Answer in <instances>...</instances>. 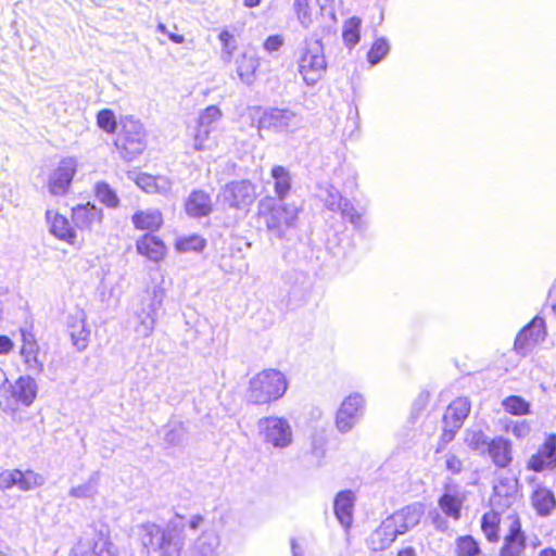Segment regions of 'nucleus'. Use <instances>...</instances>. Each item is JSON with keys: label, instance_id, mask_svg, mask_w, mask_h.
<instances>
[{"label": "nucleus", "instance_id": "nucleus-1", "mask_svg": "<svg viewBox=\"0 0 556 556\" xmlns=\"http://www.w3.org/2000/svg\"><path fill=\"white\" fill-rule=\"evenodd\" d=\"M203 517L192 516L188 521L185 517L176 515L170 519L166 528L156 523H144L140 527V539L143 547L159 552L160 556H180L185 545V529L198 530L203 523Z\"/></svg>", "mask_w": 556, "mask_h": 556}, {"label": "nucleus", "instance_id": "nucleus-2", "mask_svg": "<svg viewBox=\"0 0 556 556\" xmlns=\"http://www.w3.org/2000/svg\"><path fill=\"white\" fill-rule=\"evenodd\" d=\"M257 208L267 230L279 239L285 238L289 230L296 227L301 211L295 203L277 201L273 197L261 199Z\"/></svg>", "mask_w": 556, "mask_h": 556}, {"label": "nucleus", "instance_id": "nucleus-3", "mask_svg": "<svg viewBox=\"0 0 556 556\" xmlns=\"http://www.w3.org/2000/svg\"><path fill=\"white\" fill-rule=\"evenodd\" d=\"M288 389L286 376L277 369H264L249 381L248 401L255 405L281 399Z\"/></svg>", "mask_w": 556, "mask_h": 556}, {"label": "nucleus", "instance_id": "nucleus-4", "mask_svg": "<svg viewBox=\"0 0 556 556\" xmlns=\"http://www.w3.org/2000/svg\"><path fill=\"white\" fill-rule=\"evenodd\" d=\"M165 290L160 286L146 290L134 311V331L140 338L152 336L162 309Z\"/></svg>", "mask_w": 556, "mask_h": 556}, {"label": "nucleus", "instance_id": "nucleus-5", "mask_svg": "<svg viewBox=\"0 0 556 556\" xmlns=\"http://www.w3.org/2000/svg\"><path fill=\"white\" fill-rule=\"evenodd\" d=\"M327 71L321 40L305 41L298 59V72L307 86L316 85Z\"/></svg>", "mask_w": 556, "mask_h": 556}, {"label": "nucleus", "instance_id": "nucleus-6", "mask_svg": "<svg viewBox=\"0 0 556 556\" xmlns=\"http://www.w3.org/2000/svg\"><path fill=\"white\" fill-rule=\"evenodd\" d=\"M257 430L262 441L277 450H285L293 442L292 427L285 417H262L257 421Z\"/></svg>", "mask_w": 556, "mask_h": 556}, {"label": "nucleus", "instance_id": "nucleus-7", "mask_svg": "<svg viewBox=\"0 0 556 556\" xmlns=\"http://www.w3.org/2000/svg\"><path fill=\"white\" fill-rule=\"evenodd\" d=\"M5 393V396L0 394V407L4 410H15L18 404L28 407L37 396L38 384L30 375L20 376L14 383L9 384Z\"/></svg>", "mask_w": 556, "mask_h": 556}, {"label": "nucleus", "instance_id": "nucleus-8", "mask_svg": "<svg viewBox=\"0 0 556 556\" xmlns=\"http://www.w3.org/2000/svg\"><path fill=\"white\" fill-rule=\"evenodd\" d=\"M115 144L121 150L122 156L127 161H131L141 154L146 149V132L142 124L132 117L125 118L122 132Z\"/></svg>", "mask_w": 556, "mask_h": 556}, {"label": "nucleus", "instance_id": "nucleus-9", "mask_svg": "<svg viewBox=\"0 0 556 556\" xmlns=\"http://www.w3.org/2000/svg\"><path fill=\"white\" fill-rule=\"evenodd\" d=\"M255 186L249 180H233L219 190L218 201L236 210L248 208L255 200Z\"/></svg>", "mask_w": 556, "mask_h": 556}, {"label": "nucleus", "instance_id": "nucleus-10", "mask_svg": "<svg viewBox=\"0 0 556 556\" xmlns=\"http://www.w3.org/2000/svg\"><path fill=\"white\" fill-rule=\"evenodd\" d=\"M365 410V399L361 393H352L341 403L336 415V427L341 433L351 431L361 420Z\"/></svg>", "mask_w": 556, "mask_h": 556}, {"label": "nucleus", "instance_id": "nucleus-11", "mask_svg": "<svg viewBox=\"0 0 556 556\" xmlns=\"http://www.w3.org/2000/svg\"><path fill=\"white\" fill-rule=\"evenodd\" d=\"M45 483V478L33 471L20 469H5L0 472V491H7L14 486L23 492L34 490Z\"/></svg>", "mask_w": 556, "mask_h": 556}, {"label": "nucleus", "instance_id": "nucleus-12", "mask_svg": "<svg viewBox=\"0 0 556 556\" xmlns=\"http://www.w3.org/2000/svg\"><path fill=\"white\" fill-rule=\"evenodd\" d=\"M78 162L73 156L64 157L50 174L48 189L52 195H64L68 192L72 180L77 172Z\"/></svg>", "mask_w": 556, "mask_h": 556}, {"label": "nucleus", "instance_id": "nucleus-13", "mask_svg": "<svg viewBox=\"0 0 556 556\" xmlns=\"http://www.w3.org/2000/svg\"><path fill=\"white\" fill-rule=\"evenodd\" d=\"M20 331L22 340L20 354L25 368L27 371L40 375L45 369V365L43 362L39 359L40 348L35 333L27 328H21Z\"/></svg>", "mask_w": 556, "mask_h": 556}, {"label": "nucleus", "instance_id": "nucleus-14", "mask_svg": "<svg viewBox=\"0 0 556 556\" xmlns=\"http://www.w3.org/2000/svg\"><path fill=\"white\" fill-rule=\"evenodd\" d=\"M299 123L300 118L293 111L278 108L265 110L258 121L260 128L274 131L289 130Z\"/></svg>", "mask_w": 556, "mask_h": 556}, {"label": "nucleus", "instance_id": "nucleus-15", "mask_svg": "<svg viewBox=\"0 0 556 556\" xmlns=\"http://www.w3.org/2000/svg\"><path fill=\"white\" fill-rule=\"evenodd\" d=\"M424 514V505L420 503H413L396 510L387 519L397 530V533L402 535L415 528L420 522Z\"/></svg>", "mask_w": 556, "mask_h": 556}, {"label": "nucleus", "instance_id": "nucleus-16", "mask_svg": "<svg viewBox=\"0 0 556 556\" xmlns=\"http://www.w3.org/2000/svg\"><path fill=\"white\" fill-rule=\"evenodd\" d=\"M485 457H488L496 468L504 469L509 467L514 459L511 441L503 435L492 438L488 451L485 452Z\"/></svg>", "mask_w": 556, "mask_h": 556}, {"label": "nucleus", "instance_id": "nucleus-17", "mask_svg": "<svg viewBox=\"0 0 556 556\" xmlns=\"http://www.w3.org/2000/svg\"><path fill=\"white\" fill-rule=\"evenodd\" d=\"M72 220L80 230H91L103 220V211L93 203L78 204L72 208Z\"/></svg>", "mask_w": 556, "mask_h": 556}, {"label": "nucleus", "instance_id": "nucleus-18", "mask_svg": "<svg viewBox=\"0 0 556 556\" xmlns=\"http://www.w3.org/2000/svg\"><path fill=\"white\" fill-rule=\"evenodd\" d=\"M45 217L49 227V232L52 236L66 243H75L77 237L76 231L65 216L61 215L56 211L47 210Z\"/></svg>", "mask_w": 556, "mask_h": 556}, {"label": "nucleus", "instance_id": "nucleus-19", "mask_svg": "<svg viewBox=\"0 0 556 556\" xmlns=\"http://www.w3.org/2000/svg\"><path fill=\"white\" fill-rule=\"evenodd\" d=\"M67 328L73 345L79 351L88 346L90 330L86 326V314L78 309L67 318Z\"/></svg>", "mask_w": 556, "mask_h": 556}, {"label": "nucleus", "instance_id": "nucleus-20", "mask_svg": "<svg viewBox=\"0 0 556 556\" xmlns=\"http://www.w3.org/2000/svg\"><path fill=\"white\" fill-rule=\"evenodd\" d=\"M526 548V535L521 530L519 518L513 517L509 525V532L504 538V544L500 556H520Z\"/></svg>", "mask_w": 556, "mask_h": 556}, {"label": "nucleus", "instance_id": "nucleus-21", "mask_svg": "<svg viewBox=\"0 0 556 556\" xmlns=\"http://www.w3.org/2000/svg\"><path fill=\"white\" fill-rule=\"evenodd\" d=\"M544 319L534 317L533 320L525 327L516 337L515 349L519 353H526L530 343H536L544 338Z\"/></svg>", "mask_w": 556, "mask_h": 556}, {"label": "nucleus", "instance_id": "nucleus-22", "mask_svg": "<svg viewBox=\"0 0 556 556\" xmlns=\"http://www.w3.org/2000/svg\"><path fill=\"white\" fill-rule=\"evenodd\" d=\"M354 502L355 496L350 490L339 492L334 498V515L341 526L345 529H349L353 521Z\"/></svg>", "mask_w": 556, "mask_h": 556}, {"label": "nucleus", "instance_id": "nucleus-23", "mask_svg": "<svg viewBox=\"0 0 556 556\" xmlns=\"http://www.w3.org/2000/svg\"><path fill=\"white\" fill-rule=\"evenodd\" d=\"M185 208L191 217L200 218L207 216L213 211L211 195L203 190H194L189 194Z\"/></svg>", "mask_w": 556, "mask_h": 556}, {"label": "nucleus", "instance_id": "nucleus-24", "mask_svg": "<svg viewBox=\"0 0 556 556\" xmlns=\"http://www.w3.org/2000/svg\"><path fill=\"white\" fill-rule=\"evenodd\" d=\"M517 497V481L503 479L493 488L491 502L502 509L509 508Z\"/></svg>", "mask_w": 556, "mask_h": 556}, {"label": "nucleus", "instance_id": "nucleus-25", "mask_svg": "<svg viewBox=\"0 0 556 556\" xmlns=\"http://www.w3.org/2000/svg\"><path fill=\"white\" fill-rule=\"evenodd\" d=\"M470 402L467 397L455 399L444 412L443 424L460 429L470 413Z\"/></svg>", "mask_w": 556, "mask_h": 556}, {"label": "nucleus", "instance_id": "nucleus-26", "mask_svg": "<svg viewBox=\"0 0 556 556\" xmlns=\"http://www.w3.org/2000/svg\"><path fill=\"white\" fill-rule=\"evenodd\" d=\"M236 72L240 80L250 86L255 80V73L260 66V59L254 53L243 52L237 56Z\"/></svg>", "mask_w": 556, "mask_h": 556}, {"label": "nucleus", "instance_id": "nucleus-27", "mask_svg": "<svg viewBox=\"0 0 556 556\" xmlns=\"http://www.w3.org/2000/svg\"><path fill=\"white\" fill-rule=\"evenodd\" d=\"M531 504L536 514L541 517H547L556 509L555 495L545 486H538L533 491L531 495Z\"/></svg>", "mask_w": 556, "mask_h": 556}, {"label": "nucleus", "instance_id": "nucleus-28", "mask_svg": "<svg viewBox=\"0 0 556 556\" xmlns=\"http://www.w3.org/2000/svg\"><path fill=\"white\" fill-rule=\"evenodd\" d=\"M401 535L393 525L386 519L380 527L371 534L370 545L374 551H383Z\"/></svg>", "mask_w": 556, "mask_h": 556}, {"label": "nucleus", "instance_id": "nucleus-29", "mask_svg": "<svg viewBox=\"0 0 556 556\" xmlns=\"http://www.w3.org/2000/svg\"><path fill=\"white\" fill-rule=\"evenodd\" d=\"M270 176L274 180V191L277 201H286L291 187L292 176L288 168L281 165H275L270 170Z\"/></svg>", "mask_w": 556, "mask_h": 556}, {"label": "nucleus", "instance_id": "nucleus-30", "mask_svg": "<svg viewBox=\"0 0 556 556\" xmlns=\"http://www.w3.org/2000/svg\"><path fill=\"white\" fill-rule=\"evenodd\" d=\"M219 538L214 532H203L188 551L186 556H215Z\"/></svg>", "mask_w": 556, "mask_h": 556}, {"label": "nucleus", "instance_id": "nucleus-31", "mask_svg": "<svg viewBox=\"0 0 556 556\" xmlns=\"http://www.w3.org/2000/svg\"><path fill=\"white\" fill-rule=\"evenodd\" d=\"M132 224L137 229L157 230L163 224L162 213L156 208H148L136 212L131 217Z\"/></svg>", "mask_w": 556, "mask_h": 556}, {"label": "nucleus", "instance_id": "nucleus-32", "mask_svg": "<svg viewBox=\"0 0 556 556\" xmlns=\"http://www.w3.org/2000/svg\"><path fill=\"white\" fill-rule=\"evenodd\" d=\"M137 250L140 254L155 262L160 261L165 254V245L162 240L151 235H144L137 241Z\"/></svg>", "mask_w": 556, "mask_h": 556}, {"label": "nucleus", "instance_id": "nucleus-33", "mask_svg": "<svg viewBox=\"0 0 556 556\" xmlns=\"http://www.w3.org/2000/svg\"><path fill=\"white\" fill-rule=\"evenodd\" d=\"M491 440L492 438L486 435L483 430L477 428H468L464 433L465 444L482 457H485Z\"/></svg>", "mask_w": 556, "mask_h": 556}, {"label": "nucleus", "instance_id": "nucleus-34", "mask_svg": "<svg viewBox=\"0 0 556 556\" xmlns=\"http://www.w3.org/2000/svg\"><path fill=\"white\" fill-rule=\"evenodd\" d=\"M318 191V198L324 203V206L334 213L340 210L341 204L346 199L332 184L329 182L319 185Z\"/></svg>", "mask_w": 556, "mask_h": 556}, {"label": "nucleus", "instance_id": "nucleus-35", "mask_svg": "<svg viewBox=\"0 0 556 556\" xmlns=\"http://www.w3.org/2000/svg\"><path fill=\"white\" fill-rule=\"evenodd\" d=\"M100 478V471H93L85 483L70 490V496L83 500L93 498L98 493Z\"/></svg>", "mask_w": 556, "mask_h": 556}, {"label": "nucleus", "instance_id": "nucleus-36", "mask_svg": "<svg viewBox=\"0 0 556 556\" xmlns=\"http://www.w3.org/2000/svg\"><path fill=\"white\" fill-rule=\"evenodd\" d=\"M163 440L169 446L181 445L186 441L187 431L182 422L172 421L163 427L161 431Z\"/></svg>", "mask_w": 556, "mask_h": 556}, {"label": "nucleus", "instance_id": "nucleus-37", "mask_svg": "<svg viewBox=\"0 0 556 556\" xmlns=\"http://www.w3.org/2000/svg\"><path fill=\"white\" fill-rule=\"evenodd\" d=\"M96 198L109 208H116L119 205V199L116 191L105 181H98L94 185Z\"/></svg>", "mask_w": 556, "mask_h": 556}, {"label": "nucleus", "instance_id": "nucleus-38", "mask_svg": "<svg viewBox=\"0 0 556 556\" xmlns=\"http://www.w3.org/2000/svg\"><path fill=\"white\" fill-rule=\"evenodd\" d=\"M92 543L96 556H119L110 538L101 531L94 534Z\"/></svg>", "mask_w": 556, "mask_h": 556}, {"label": "nucleus", "instance_id": "nucleus-39", "mask_svg": "<svg viewBox=\"0 0 556 556\" xmlns=\"http://www.w3.org/2000/svg\"><path fill=\"white\" fill-rule=\"evenodd\" d=\"M498 515L491 511L485 513L481 519V529L489 542L498 541Z\"/></svg>", "mask_w": 556, "mask_h": 556}, {"label": "nucleus", "instance_id": "nucleus-40", "mask_svg": "<svg viewBox=\"0 0 556 556\" xmlns=\"http://www.w3.org/2000/svg\"><path fill=\"white\" fill-rule=\"evenodd\" d=\"M439 506L446 516L455 520L459 519L462 502L456 496L447 493L443 494L439 498Z\"/></svg>", "mask_w": 556, "mask_h": 556}, {"label": "nucleus", "instance_id": "nucleus-41", "mask_svg": "<svg viewBox=\"0 0 556 556\" xmlns=\"http://www.w3.org/2000/svg\"><path fill=\"white\" fill-rule=\"evenodd\" d=\"M359 27L361 20L355 16L344 23L342 36L348 47L352 48L359 41Z\"/></svg>", "mask_w": 556, "mask_h": 556}, {"label": "nucleus", "instance_id": "nucleus-42", "mask_svg": "<svg viewBox=\"0 0 556 556\" xmlns=\"http://www.w3.org/2000/svg\"><path fill=\"white\" fill-rule=\"evenodd\" d=\"M390 52V45L386 38H378L367 53V60L371 65L381 62Z\"/></svg>", "mask_w": 556, "mask_h": 556}, {"label": "nucleus", "instance_id": "nucleus-43", "mask_svg": "<svg viewBox=\"0 0 556 556\" xmlns=\"http://www.w3.org/2000/svg\"><path fill=\"white\" fill-rule=\"evenodd\" d=\"M293 10L301 26L305 29L309 28L313 17L308 0H294Z\"/></svg>", "mask_w": 556, "mask_h": 556}, {"label": "nucleus", "instance_id": "nucleus-44", "mask_svg": "<svg viewBox=\"0 0 556 556\" xmlns=\"http://www.w3.org/2000/svg\"><path fill=\"white\" fill-rule=\"evenodd\" d=\"M222 42V59L224 62L229 63L232 59V54L237 49V41L235 36L228 30H222L218 35Z\"/></svg>", "mask_w": 556, "mask_h": 556}, {"label": "nucleus", "instance_id": "nucleus-45", "mask_svg": "<svg viewBox=\"0 0 556 556\" xmlns=\"http://www.w3.org/2000/svg\"><path fill=\"white\" fill-rule=\"evenodd\" d=\"M220 110L215 105H210L201 112L198 125H201V127H206L207 129L215 130L216 123L220 119Z\"/></svg>", "mask_w": 556, "mask_h": 556}, {"label": "nucleus", "instance_id": "nucleus-46", "mask_svg": "<svg viewBox=\"0 0 556 556\" xmlns=\"http://www.w3.org/2000/svg\"><path fill=\"white\" fill-rule=\"evenodd\" d=\"M456 544L459 556H476L480 553L479 544L471 535L459 536Z\"/></svg>", "mask_w": 556, "mask_h": 556}, {"label": "nucleus", "instance_id": "nucleus-47", "mask_svg": "<svg viewBox=\"0 0 556 556\" xmlns=\"http://www.w3.org/2000/svg\"><path fill=\"white\" fill-rule=\"evenodd\" d=\"M503 406L506 412L513 415H525L529 413V403L522 397L511 395L503 401Z\"/></svg>", "mask_w": 556, "mask_h": 556}, {"label": "nucleus", "instance_id": "nucleus-48", "mask_svg": "<svg viewBox=\"0 0 556 556\" xmlns=\"http://www.w3.org/2000/svg\"><path fill=\"white\" fill-rule=\"evenodd\" d=\"M205 244H206V242L202 237H200L198 235H192V236L180 239L177 242V248H178V250L184 251V252H187V251L199 252L204 249Z\"/></svg>", "mask_w": 556, "mask_h": 556}, {"label": "nucleus", "instance_id": "nucleus-49", "mask_svg": "<svg viewBox=\"0 0 556 556\" xmlns=\"http://www.w3.org/2000/svg\"><path fill=\"white\" fill-rule=\"evenodd\" d=\"M97 124L102 130L113 134L116 130V119L113 111L109 109L101 110L97 115Z\"/></svg>", "mask_w": 556, "mask_h": 556}, {"label": "nucleus", "instance_id": "nucleus-50", "mask_svg": "<svg viewBox=\"0 0 556 556\" xmlns=\"http://www.w3.org/2000/svg\"><path fill=\"white\" fill-rule=\"evenodd\" d=\"M548 465L556 464V437H549L543 444L542 450L539 452Z\"/></svg>", "mask_w": 556, "mask_h": 556}, {"label": "nucleus", "instance_id": "nucleus-51", "mask_svg": "<svg viewBox=\"0 0 556 556\" xmlns=\"http://www.w3.org/2000/svg\"><path fill=\"white\" fill-rule=\"evenodd\" d=\"M214 131L213 129H207L206 127H201L198 125L197 132L194 136V148L199 151L208 148L210 144V135Z\"/></svg>", "mask_w": 556, "mask_h": 556}, {"label": "nucleus", "instance_id": "nucleus-52", "mask_svg": "<svg viewBox=\"0 0 556 556\" xmlns=\"http://www.w3.org/2000/svg\"><path fill=\"white\" fill-rule=\"evenodd\" d=\"M70 556H96L92 540H79L72 548Z\"/></svg>", "mask_w": 556, "mask_h": 556}, {"label": "nucleus", "instance_id": "nucleus-53", "mask_svg": "<svg viewBox=\"0 0 556 556\" xmlns=\"http://www.w3.org/2000/svg\"><path fill=\"white\" fill-rule=\"evenodd\" d=\"M507 431H510L516 438L521 439L527 437L530 431V425L526 420L513 421L506 427Z\"/></svg>", "mask_w": 556, "mask_h": 556}, {"label": "nucleus", "instance_id": "nucleus-54", "mask_svg": "<svg viewBox=\"0 0 556 556\" xmlns=\"http://www.w3.org/2000/svg\"><path fill=\"white\" fill-rule=\"evenodd\" d=\"M430 402V392L422 390L419 392L417 397L414 400L412 409L414 415L420 414L428 406Z\"/></svg>", "mask_w": 556, "mask_h": 556}, {"label": "nucleus", "instance_id": "nucleus-55", "mask_svg": "<svg viewBox=\"0 0 556 556\" xmlns=\"http://www.w3.org/2000/svg\"><path fill=\"white\" fill-rule=\"evenodd\" d=\"M458 430L459 428H453L452 425L443 424L438 451L443 450L447 443L453 441Z\"/></svg>", "mask_w": 556, "mask_h": 556}, {"label": "nucleus", "instance_id": "nucleus-56", "mask_svg": "<svg viewBox=\"0 0 556 556\" xmlns=\"http://www.w3.org/2000/svg\"><path fill=\"white\" fill-rule=\"evenodd\" d=\"M285 43V38L281 35H270L268 36L264 43L263 48L268 53H273L278 51Z\"/></svg>", "mask_w": 556, "mask_h": 556}, {"label": "nucleus", "instance_id": "nucleus-57", "mask_svg": "<svg viewBox=\"0 0 556 556\" xmlns=\"http://www.w3.org/2000/svg\"><path fill=\"white\" fill-rule=\"evenodd\" d=\"M154 177L148 174H141L138 176L136 182L138 187L148 193H154Z\"/></svg>", "mask_w": 556, "mask_h": 556}, {"label": "nucleus", "instance_id": "nucleus-58", "mask_svg": "<svg viewBox=\"0 0 556 556\" xmlns=\"http://www.w3.org/2000/svg\"><path fill=\"white\" fill-rule=\"evenodd\" d=\"M355 230L363 231L367 228V222L363 217V212L356 211L348 218V220Z\"/></svg>", "mask_w": 556, "mask_h": 556}, {"label": "nucleus", "instance_id": "nucleus-59", "mask_svg": "<svg viewBox=\"0 0 556 556\" xmlns=\"http://www.w3.org/2000/svg\"><path fill=\"white\" fill-rule=\"evenodd\" d=\"M355 230L363 231L367 228V222L363 217V212L356 211L348 218V220Z\"/></svg>", "mask_w": 556, "mask_h": 556}, {"label": "nucleus", "instance_id": "nucleus-60", "mask_svg": "<svg viewBox=\"0 0 556 556\" xmlns=\"http://www.w3.org/2000/svg\"><path fill=\"white\" fill-rule=\"evenodd\" d=\"M445 466L452 473H459L463 470V462L454 454L445 456Z\"/></svg>", "mask_w": 556, "mask_h": 556}, {"label": "nucleus", "instance_id": "nucleus-61", "mask_svg": "<svg viewBox=\"0 0 556 556\" xmlns=\"http://www.w3.org/2000/svg\"><path fill=\"white\" fill-rule=\"evenodd\" d=\"M170 190V182L166 177H154V193H167Z\"/></svg>", "mask_w": 556, "mask_h": 556}, {"label": "nucleus", "instance_id": "nucleus-62", "mask_svg": "<svg viewBox=\"0 0 556 556\" xmlns=\"http://www.w3.org/2000/svg\"><path fill=\"white\" fill-rule=\"evenodd\" d=\"M549 465L546 463V458H544L540 453L538 455L532 456L529 462L530 469L539 472L544 470Z\"/></svg>", "mask_w": 556, "mask_h": 556}, {"label": "nucleus", "instance_id": "nucleus-63", "mask_svg": "<svg viewBox=\"0 0 556 556\" xmlns=\"http://www.w3.org/2000/svg\"><path fill=\"white\" fill-rule=\"evenodd\" d=\"M356 211V207L353 205V203L346 198L345 201L341 204L340 210H338L337 213H340L341 217L344 220H348V218Z\"/></svg>", "mask_w": 556, "mask_h": 556}, {"label": "nucleus", "instance_id": "nucleus-64", "mask_svg": "<svg viewBox=\"0 0 556 556\" xmlns=\"http://www.w3.org/2000/svg\"><path fill=\"white\" fill-rule=\"evenodd\" d=\"M13 348L14 343L8 336H0V354H8Z\"/></svg>", "mask_w": 556, "mask_h": 556}]
</instances>
